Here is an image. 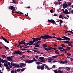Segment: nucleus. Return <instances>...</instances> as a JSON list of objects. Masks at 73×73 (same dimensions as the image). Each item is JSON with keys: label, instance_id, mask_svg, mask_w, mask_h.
Here are the masks:
<instances>
[{"label": "nucleus", "instance_id": "b1692460", "mask_svg": "<svg viewBox=\"0 0 73 73\" xmlns=\"http://www.w3.org/2000/svg\"><path fill=\"white\" fill-rule=\"evenodd\" d=\"M58 73H63V71L61 70H58Z\"/></svg>", "mask_w": 73, "mask_h": 73}, {"label": "nucleus", "instance_id": "dca6fc26", "mask_svg": "<svg viewBox=\"0 0 73 73\" xmlns=\"http://www.w3.org/2000/svg\"><path fill=\"white\" fill-rule=\"evenodd\" d=\"M59 21L60 22V23H59V24L60 26H62V25H61V24H62V23L63 21H62V20H60Z\"/></svg>", "mask_w": 73, "mask_h": 73}, {"label": "nucleus", "instance_id": "2eb2a0df", "mask_svg": "<svg viewBox=\"0 0 73 73\" xmlns=\"http://www.w3.org/2000/svg\"><path fill=\"white\" fill-rule=\"evenodd\" d=\"M42 46H43V48H46V47H47V44H43L42 45Z\"/></svg>", "mask_w": 73, "mask_h": 73}, {"label": "nucleus", "instance_id": "7ed1b4c3", "mask_svg": "<svg viewBox=\"0 0 73 73\" xmlns=\"http://www.w3.org/2000/svg\"><path fill=\"white\" fill-rule=\"evenodd\" d=\"M23 53V52H21L19 51H16L12 53V54H21Z\"/></svg>", "mask_w": 73, "mask_h": 73}, {"label": "nucleus", "instance_id": "f704fd0d", "mask_svg": "<svg viewBox=\"0 0 73 73\" xmlns=\"http://www.w3.org/2000/svg\"><path fill=\"white\" fill-rule=\"evenodd\" d=\"M59 18H61V19H62V17H63V16L62 15H60L59 16Z\"/></svg>", "mask_w": 73, "mask_h": 73}, {"label": "nucleus", "instance_id": "680f3d73", "mask_svg": "<svg viewBox=\"0 0 73 73\" xmlns=\"http://www.w3.org/2000/svg\"><path fill=\"white\" fill-rule=\"evenodd\" d=\"M50 12H51V13H53V10H50Z\"/></svg>", "mask_w": 73, "mask_h": 73}, {"label": "nucleus", "instance_id": "1a4fd4ad", "mask_svg": "<svg viewBox=\"0 0 73 73\" xmlns=\"http://www.w3.org/2000/svg\"><path fill=\"white\" fill-rule=\"evenodd\" d=\"M14 57V56H8L7 57V59L8 61H11V60Z\"/></svg>", "mask_w": 73, "mask_h": 73}, {"label": "nucleus", "instance_id": "864d4df0", "mask_svg": "<svg viewBox=\"0 0 73 73\" xmlns=\"http://www.w3.org/2000/svg\"><path fill=\"white\" fill-rule=\"evenodd\" d=\"M33 51L34 52H37V50H33Z\"/></svg>", "mask_w": 73, "mask_h": 73}, {"label": "nucleus", "instance_id": "9d476101", "mask_svg": "<svg viewBox=\"0 0 73 73\" xmlns=\"http://www.w3.org/2000/svg\"><path fill=\"white\" fill-rule=\"evenodd\" d=\"M64 9H65L66 8H67L68 7V4H64L62 5Z\"/></svg>", "mask_w": 73, "mask_h": 73}, {"label": "nucleus", "instance_id": "473e14b6", "mask_svg": "<svg viewBox=\"0 0 73 73\" xmlns=\"http://www.w3.org/2000/svg\"><path fill=\"white\" fill-rule=\"evenodd\" d=\"M57 57V56H52V58H56Z\"/></svg>", "mask_w": 73, "mask_h": 73}, {"label": "nucleus", "instance_id": "774afa93", "mask_svg": "<svg viewBox=\"0 0 73 73\" xmlns=\"http://www.w3.org/2000/svg\"><path fill=\"white\" fill-rule=\"evenodd\" d=\"M27 52L28 53H30V52H31L30 50H27Z\"/></svg>", "mask_w": 73, "mask_h": 73}, {"label": "nucleus", "instance_id": "a19ab883", "mask_svg": "<svg viewBox=\"0 0 73 73\" xmlns=\"http://www.w3.org/2000/svg\"><path fill=\"white\" fill-rule=\"evenodd\" d=\"M25 69V68L21 69V72H23V71Z\"/></svg>", "mask_w": 73, "mask_h": 73}, {"label": "nucleus", "instance_id": "f257e3e1", "mask_svg": "<svg viewBox=\"0 0 73 73\" xmlns=\"http://www.w3.org/2000/svg\"><path fill=\"white\" fill-rule=\"evenodd\" d=\"M41 38H43V39H48L49 38H55L57 40L59 41H62V40H66V41H69L70 40V38H68L67 37L65 36H63L62 37V38L64 39H62L59 37H56L54 36H49L48 35H45L44 36H41L40 37Z\"/></svg>", "mask_w": 73, "mask_h": 73}, {"label": "nucleus", "instance_id": "603ef678", "mask_svg": "<svg viewBox=\"0 0 73 73\" xmlns=\"http://www.w3.org/2000/svg\"><path fill=\"white\" fill-rule=\"evenodd\" d=\"M68 9L69 11H72V8L71 7H70Z\"/></svg>", "mask_w": 73, "mask_h": 73}, {"label": "nucleus", "instance_id": "6ab92c4d", "mask_svg": "<svg viewBox=\"0 0 73 73\" xmlns=\"http://www.w3.org/2000/svg\"><path fill=\"white\" fill-rule=\"evenodd\" d=\"M14 66H15V67H16V68H19V65L17 64H15Z\"/></svg>", "mask_w": 73, "mask_h": 73}, {"label": "nucleus", "instance_id": "f03ea898", "mask_svg": "<svg viewBox=\"0 0 73 73\" xmlns=\"http://www.w3.org/2000/svg\"><path fill=\"white\" fill-rule=\"evenodd\" d=\"M32 39L33 40V41H30L28 43L25 42V44H24V45H25V46H27L28 45H32V44H33L35 42H36V41H37L38 40L40 41V40L41 39V38H38V37H36L35 38H32Z\"/></svg>", "mask_w": 73, "mask_h": 73}, {"label": "nucleus", "instance_id": "a18cd8bd", "mask_svg": "<svg viewBox=\"0 0 73 73\" xmlns=\"http://www.w3.org/2000/svg\"><path fill=\"white\" fill-rule=\"evenodd\" d=\"M20 70H21V69L18 68L17 69V72H20Z\"/></svg>", "mask_w": 73, "mask_h": 73}, {"label": "nucleus", "instance_id": "39448f33", "mask_svg": "<svg viewBox=\"0 0 73 73\" xmlns=\"http://www.w3.org/2000/svg\"><path fill=\"white\" fill-rule=\"evenodd\" d=\"M48 22H49V23H53V24L55 23V24H56V23L55 21H54V20L53 19H51V20L48 19Z\"/></svg>", "mask_w": 73, "mask_h": 73}, {"label": "nucleus", "instance_id": "20e7f679", "mask_svg": "<svg viewBox=\"0 0 73 73\" xmlns=\"http://www.w3.org/2000/svg\"><path fill=\"white\" fill-rule=\"evenodd\" d=\"M25 62H26V63H28V64H31V63H32V62H33V60H27Z\"/></svg>", "mask_w": 73, "mask_h": 73}, {"label": "nucleus", "instance_id": "a211bd4d", "mask_svg": "<svg viewBox=\"0 0 73 73\" xmlns=\"http://www.w3.org/2000/svg\"><path fill=\"white\" fill-rule=\"evenodd\" d=\"M45 68H46V69H47V70H50V68H49L48 67V66L46 65V64L45 65V66H44Z\"/></svg>", "mask_w": 73, "mask_h": 73}, {"label": "nucleus", "instance_id": "8fccbe9b", "mask_svg": "<svg viewBox=\"0 0 73 73\" xmlns=\"http://www.w3.org/2000/svg\"><path fill=\"white\" fill-rule=\"evenodd\" d=\"M56 68V66L55 65H54L52 67V68Z\"/></svg>", "mask_w": 73, "mask_h": 73}, {"label": "nucleus", "instance_id": "cd10ccee", "mask_svg": "<svg viewBox=\"0 0 73 73\" xmlns=\"http://www.w3.org/2000/svg\"><path fill=\"white\" fill-rule=\"evenodd\" d=\"M58 49H59V50L61 49H64V47H58Z\"/></svg>", "mask_w": 73, "mask_h": 73}, {"label": "nucleus", "instance_id": "37998d69", "mask_svg": "<svg viewBox=\"0 0 73 73\" xmlns=\"http://www.w3.org/2000/svg\"><path fill=\"white\" fill-rule=\"evenodd\" d=\"M6 69H9V70H10V69H11V68H9V66H7V67H6Z\"/></svg>", "mask_w": 73, "mask_h": 73}, {"label": "nucleus", "instance_id": "338daca9", "mask_svg": "<svg viewBox=\"0 0 73 73\" xmlns=\"http://www.w3.org/2000/svg\"><path fill=\"white\" fill-rule=\"evenodd\" d=\"M71 61H73V58H70Z\"/></svg>", "mask_w": 73, "mask_h": 73}, {"label": "nucleus", "instance_id": "7c9ffc66", "mask_svg": "<svg viewBox=\"0 0 73 73\" xmlns=\"http://www.w3.org/2000/svg\"><path fill=\"white\" fill-rule=\"evenodd\" d=\"M16 13H19V14H20V15H21V14H23V13H21V12L19 11V12H18L16 11Z\"/></svg>", "mask_w": 73, "mask_h": 73}, {"label": "nucleus", "instance_id": "72a5a7b5", "mask_svg": "<svg viewBox=\"0 0 73 73\" xmlns=\"http://www.w3.org/2000/svg\"><path fill=\"white\" fill-rule=\"evenodd\" d=\"M63 64H67V62H68V61L65 60L63 62Z\"/></svg>", "mask_w": 73, "mask_h": 73}, {"label": "nucleus", "instance_id": "09e8293b", "mask_svg": "<svg viewBox=\"0 0 73 73\" xmlns=\"http://www.w3.org/2000/svg\"><path fill=\"white\" fill-rule=\"evenodd\" d=\"M68 46H70L71 45V42H70V43H69L68 44Z\"/></svg>", "mask_w": 73, "mask_h": 73}, {"label": "nucleus", "instance_id": "3c124183", "mask_svg": "<svg viewBox=\"0 0 73 73\" xmlns=\"http://www.w3.org/2000/svg\"><path fill=\"white\" fill-rule=\"evenodd\" d=\"M37 53H38V54H40V52L38 51V50H37Z\"/></svg>", "mask_w": 73, "mask_h": 73}, {"label": "nucleus", "instance_id": "423d86ee", "mask_svg": "<svg viewBox=\"0 0 73 73\" xmlns=\"http://www.w3.org/2000/svg\"><path fill=\"white\" fill-rule=\"evenodd\" d=\"M1 38L2 40H4V41H5V42H7V43H8V44L9 43V42L8 41V40H7V39L3 37V36H1Z\"/></svg>", "mask_w": 73, "mask_h": 73}, {"label": "nucleus", "instance_id": "4468645a", "mask_svg": "<svg viewBox=\"0 0 73 73\" xmlns=\"http://www.w3.org/2000/svg\"><path fill=\"white\" fill-rule=\"evenodd\" d=\"M48 61V62H52V61L53 60V59L52 58H48L47 59Z\"/></svg>", "mask_w": 73, "mask_h": 73}, {"label": "nucleus", "instance_id": "aec40b11", "mask_svg": "<svg viewBox=\"0 0 73 73\" xmlns=\"http://www.w3.org/2000/svg\"><path fill=\"white\" fill-rule=\"evenodd\" d=\"M11 73H17V72L16 71H14L13 70H12L11 71Z\"/></svg>", "mask_w": 73, "mask_h": 73}, {"label": "nucleus", "instance_id": "c9c22d12", "mask_svg": "<svg viewBox=\"0 0 73 73\" xmlns=\"http://www.w3.org/2000/svg\"><path fill=\"white\" fill-rule=\"evenodd\" d=\"M40 46L38 45V44H35V47H40Z\"/></svg>", "mask_w": 73, "mask_h": 73}, {"label": "nucleus", "instance_id": "c03bdc74", "mask_svg": "<svg viewBox=\"0 0 73 73\" xmlns=\"http://www.w3.org/2000/svg\"><path fill=\"white\" fill-rule=\"evenodd\" d=\"M44 49L46 50L47 51H48V50H49L48 48H44Z\"/></svg>", "mask_w": 73, "mask_h": 73}, {"label": "nucleus", "instance_id": "13d9d810", "mask_svg": "<svg viewBox=\"0 0 73 73\" xmlns=\"http://www.w3.org/2000/svg\"><path fill=\"white\" fill-rule=\"evenodd\" d=\"M9 67L10 68H12V65H9Z\"/></svg>", "mask_w": 73, "mask_h": 73}, {"label": "nucleus", "instance_id": "2f4dec72", "mask_svg": "<svg viewBox=\"0 0 73 73\" xmlns=\"http://www.w3.org/2000/svg\"><path fill=\"white\" fill-rule=\"evenodd\" d=\"M54 72L55 73H58V70L57 71V70H54Z\"/></svg>", "mask_w": 73, "mask_h": 73}, {"label": "nucleus", "instance_id": "e2e57ef3", "mask_svg": "<svg viewBox=\"0 0 73 73\" xmlns=\"http://www.w3.org/2000/svg\"><path fill=\"white\" fill-rule=\"evenodd\" d=\"M52 49H53V50H56V48H52Z\"/></svg>", "mask_w": 73, "mask_h": 73}, {"label": "nucleus", "instance_id": "9b49d317", "mask_svg": "<svg viewBox=\"0 0 73 73\" xmlns=\"http://www.w3.org/2000/svg\"><path fill=\"white\" fill-rule=\"evenodd\" d=\"M45 64H43L40 66V69L41 70H43L44 69V66H45Z\"/></svg>", "mask_w": 73, "mask_h": 73}, {"label": "nucleus", "instance_id": "6e6552de", "mask_svg": "<svg viewBox=\"0 0 73 73\" xmlns=\"http://www.w3.org/2000/svg\"><path fill=\"white\" fill-rule=\"evenodd\" d=\"M7 61L5 60H4L3 59H1V58H0V62H2V63H4V62H6Z\"/></svg>", "mask_w": 73, "mask_h": 73}, {"label": "nucleus", "instance_id": "69168bd1", "mask_svg": "<svg viewBox=\"0 0 73 73\" xmlns=\"http://www.w3.org/2000/svg\"><path fill=\"white\" fill-rule=\"evenodd\" d=\"M57 62V61L54 60L53 62V63H54V62Z\"/></svg>", "mask_w": 73, "mask_h": 73}, {"label": "nucleus", "instance_id": "6e6d98bb", "mask_svg": "<svg viewBox=\"0 0 73 73\" xmlns=\"http://www.w3.org/2000/svg\"><path fill=\"white\" fill-rule=\"evenodd\" d=\"M4 47L6 49H8V47H7L6 46H5Z\"/></svg>", "mask_w": 73, "mask_h": 73}, {"label": "nucleus", "instance_id": "de8ad7c7", "mask_svg": "<svg viewBox=\"0 0 73 73\" xmlns=\"http://www.w3.org/2000/svg\"><path fill=\"white\" fill-rule=\"evenodd\" d=\"M67 54L68 56H71V55H72V54L70 53H67Z\"/></svg>", "mask_w": 73, "mask_h": 73}, {"label": "nucleus", "instance_id": "ddd939ff", "mask_svg": "<svg viewBox=\"0 0 73 73\" xmlns=\"http://www.w3.org/2000/svg\"><path fill=\"white\" fill-rule=\"evenodd\" d=\"M20 67H21V68L25 66V64L23 63H20Z\"/></svg>", "mask_w": 73, "mask_h": 73}, {"label": "nucleus", "instance_id": "4be33fe9", "mask_svg": "<svg viewBox=\"0 0 73 73\" xmlns=\"http://www.w3.org/2000/svg\"><path fill=\"white\" fill-rule=\"evenodd\" d=\"M48 50H52V47H50V46H48Z\"/></svg>", "mask_w": 73, "mask_h": 73}, {"label": "nucleus", "instance_id": "f8f14e48", "mask_svg": "<svg viewBox=\"0 0 73 73\" xmlns=\"http://www.w3.org/2000/svg\"><path fill=\"white\" fill-rule=\"evenodd\" d=\"M11 9L12 10V11H15V8L12 6H11Z\"/></svg>", "mask_w": 73, "mask_h": 73}, {"label": "nucleus", "instance_id": "052dcab7", "mask_svg": "<svg viewBox=\"0 0 73 73\" xmlns=\"http://www.w3.org/2000/svg\"><path fill=\"white\" fill-rule=\"evenodd\" d=\"M54 16H57V15L56 14H54Z\"/></svg>", "mask_w": 73, "mask_h": 73}, {"label": "nucleus", "instance_id": "4d7b16f0", "mask_svg": "<svg viewBox=\"0 0 73 73\" xmlns=\"http://www.w3.org/2000/svg\"><path fill=\"white\" fill-rule=\"evenodd\" d=\"M7 64L8 65H9H9H11V63H10V62H8Z\"/></svg>", "mask_w": 73, "mask_h": 73}, {"label": "nucleus", "instance_id": "bb28decb", "mask_svg": "<svg viewBox=\"0 0 73 73\" xmlns=\"http://www.w3.org/2000/svg\"><path fill=\"white\" fill-rule=\"evenodd\" d=\"M66 48L67 49V50H70V49H71L70 48V47H67Z\"/></svg>", "mask_w": 73, "mask_h": 73}, {"label": "nucleus", "instance_id": "c85d7f7f", "mask_svg": "<svg viewBox=\"0 0 73 73\" xmlns=\"http://www.w3.org/2000/svg\"><path fill=\"white\" fill-rule=\"evenodd\" d=\"M16 64L13 63L12 62H11V65L12 66H15Z\"/></svg>", "mask_w": 73, "mask_h": 73}, {"label": "nucleus", "instance_id": "f3484780", "mask_svg": "<svg viewBox=\"0 0 73 73\" xmlns=\"http://www.w3.org/2000/svg\"><path fill=\"white\" fill-rule=\"evenodd\" d=\"M64 13H65L66 15H67V14H68V10L66 9H65L64 11Z\"/></svg>", "mask_w": 73, "mask_h": 73}, {"label": "nucleus", "instance_id": "0eeeda50", "mask_svg": "<svg viewBox=\"0 0 73 73\" xmlns=\"http://www.w3.org/2000/svg\"><path fill=\"white\" fill-rule=\"evenodd\" d=\"M39 59L41 60L40 61V62H45V60H44V57H39Z\"/></svg>", "mask_w": 73, "mask_h": 73}, {"label": "nucleus", "instance_id": "a878e982", "mask_svg": "<svg viewBox=\"0 0 73 73\" xmlns=\"http://www.w3.org/2000/svg\"><path fill=\"white\" fill-rule=\"evenodd\" d=\"M21 41L22 42V44H25V40H21Z\"/></svg>", "mask_w": 73, "mask_h": 73}, {"label": "nucleus", "instance_id": "58836bf2", "mask_svg": "<svg viewBox=\"0 0 73 73\" xmlns=\"http://www.w3.org/2000/svg\"><path fill=\"white\" fill-rule=\"evenodd\" d=\"M36 64H37V65H40V63L39 62H36Z\"/></svg>", "mask_w": 73, "mask_h": 73}, {"label": "nucleus", "instance_id": "412c9836", "mask_svg": "<svg viewBox=\"0 0 73 73\" xmlns=\"http://www.w3.org/2000/svg\"><path fill=\"white\" fill-rule=\"evenodd\" d=\"M55 53L56 54H59V53H60V52H58V50H55Z\"/></svg>", "mask_w": 73, "mask_h": 73}, {"label": "nucleus", "instance_id": "4c0bfd02", "mask_svg": "<svg viewBox=\"0 0 73 73\" xmlns=\"http://www.w3.org/2000/svg\"><path fill=\"white\" fill-rule=\"evenodd\" d=\"M72 4V3L71 2H69L68 3V5L69 7L70 6V5Z\"/></svg>", "mask_w": 73, "mask_h": 73}, {"label": "nucleus", "instance_id": "5701e85b", "mask_svg": "<svg viewBox=\"0 0 73 73\" xmlns=\"http://www.w3.org/2000/svg\"><path fill=\"white\" fill-rule=\"evenodd\" d=\"M66 68L67 71L70 70V68H69V67H66Z\"/></svg>", "mask_w": 73, "mask_h": 73}, {"label": "nucleus", "instance_id": "0e129e2a", "mask_svg": "<svg viewBox=\"0 0 73 73\" xmlns=\"http://www.w3.org/2000/svg\"><path fill=\"white\" fill-rule=\"evenodd\" d=\"M25 55H23L22 56V57L23 58H25Z\"/></svg>", "mask_w": 73, "mask_h": 73}, {"label": "nucleus", "instance_id": "79ce46f5", "mask_svg": "<svg viewBox=\"0 0 73 73\" xmlns=\"http://www.w3.org/2000/svg\"><path fill=\"white\" fill-rule=\"evenodd\" d=\"M2 57H3V58H6V56L4 55H2Z\"/></svg>", "mask_w": 73, "mask_h": 73}, {"label": "nucleus", "instance_id": "5fc2aeb1", "mask_svg": "<svg viewBox=\"0 0 73 73\" xmlns=\"http://www.w3.org/2000/svg\"><path fill=\"white\" fill-rule=\"evenodd\" d=\"M59 62L60 63H62V64H63V61H59Z\"/></svg>", "mask_w": 73, "mask_h": 73}, {"label": "nucleus", "instance_id": "ea45409f", "mask_svg": "<svg viewBox=\"0 0 73 73\" xmlns=\"http://www.w3.org/2000/svg\"><path fill=\"white\" fill-rule=\"evenodd\" d=\"M64 42L65 43H70V42L69 41H64Z\"/></svg>", "mask_w": 73, "mask_h": 73}, {"label": "nucleus", "instance_id": "c756f323", "mask_svg": "<svg viewBox=\"0 0 73 73\" xmlns=\"http://www.w3.org/2000/svg\"><path fill=\"white\" fill-rule=\"evenodd\" d=\"M33 60V62L34 61H37V60H36L35 58H33V60Z\"/></svg>", "mask_w": 73, "mask_h": 73}, {"label": "nucleus", "instance_id": "393cba45", "mask_svg": "<svg viewBox=\"0 0 73 73\" xmlns=\"http://www.w3.org/2000/svg\"><path fill=\"white\" fill-rule=\"evenodd\" d=\"M37 68L38 69H41V66H40L38 65Z\"/></svg>", "mask_w": 73, "mask_h": 73}, {"label": "nucleus", "instance_id": "e433bc0d", "mask_svg": "<svg viewBox=\"0 0 73 73\" xmlns=\"http://www.w3.org/2000/svg\"><path fill=\"white\" fill-rule=\"evenodd\" d=\"M4 65L5 66H6V67L8 66V65H7V64H5V63H4Z\"/></svg>", "mask_w": 73, "mask_h": 73}, {"label": "nucleus", "instance_id": "bf43d9fd", "mask_svg": "<svg viewBox=\"0 0 73 73\" xmlns=\"http://www.w3.org/2000/svg\"><path fill=\"white\" fill-rule=\"evenodd\" d=\"M12 1H13L14 3H16V1H15V0H13Z\"/></svg>", "mask_w": 73, "mask_h": 73}, {"label": "nucleus", "instance_id": "49530a36", "mask_svg": "<svg viewBox=\"0 0 73 73\" xmlns=\"http://www.w3.org/2000/svg\"><path fill=\"white\" fill-rule=\"evenodd\" d=\"M61 46H62V47H65L66 46H65V45L63 44H61Z\"/></svg>", "mask_w": 73, "mask_h": 73}]
</instances>
